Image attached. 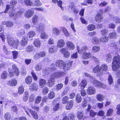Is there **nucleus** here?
Wrapping results in <instances>:
<instances>
[{
    "label": "nucleus",
    "mask_w": 120,
    "mask_h": 120,
    "mask_svg": "<svg viewBox=\"0 0 120 120\" xmlns=\"http://www.w3.org/2000/svg\"><path fill=\"white\" fill-rule=\"evenodd\" d=\"M113 70L114 71H116L120 67V58L118 56L114 57L112 63Z\"/></svg>",
    "instance_id": "nucleus-1"
},
{
    "label": "nucleus",
    "mask_w": 120,
    "mask_h": 120,
    "mask_svg": "<svg viewBox=\"0 0 120 120\" xmlns=\"http://www.w3.org/2000/svg\"><path fill=\"white\" fill-rule=\"evenodd\" d=\"M7 40L10 46L13 47V48L15 49L18 48L19 43V41L18 40L14 41L13 38L9 37L8 38Z\"/></svg>",
    "instance_id": "nucleus-2"
},
{
    "label": "nucleus",
    "mask_w": 120,
    "mask_h": 120,
    "mask_svg": "<svg viewBox=\"0 0 120 120\" xmlns=\"http://www.w3.org/2000/svg\"><path fill=\"white\" fill-rule=\"evenodd\" d=\"M12 11L9 12V15L10 17L13 16V18L15 19L20 17L23 13V11L21 10L15 13H14V10Z\"/></svg>",
    "instance_id": "nucleus-3"
},
{
    "label": "nucleus",
    "mask_w": 120,
    "mask_h": 120,
    "mask_svg": "<svg viewBox=\"0 0 120 120\" xmlns=\"http://www.w3.org/2000/svg\"><path fill=\"white\" fill-rule=\"evenodd\" d=\"M103 13V11L101 9H100L99 11H98V14L95 18V19L96 21L101 22L103 20V17L101 14Z\"/></svg>",
    "instance_id": "nucleus-4"
},
{
    "label": "nucleus",
    "mask_w": 120,
    "mask_h": 120,
    "mask_svg": "<svg viewBox=\"0 0 120 120\" xmlns=\"http://www.w3.org/2000/svg\"><path fill=\"white\" fill-rule=\"evenodd\" d=\"M92 83L96 87H101L104 89L106 88V86L105 85L97 80H94L92 82Z\"/></svg>",
    "instance_id": "nucleus-5"
},
{
    "label": "nucleus",
    "mask_w": 120,
    "mask_h": 120,
    "mask_svg": "<svg viewBox=\"0 0 120 120\" xmlns=\"http://www.w3.org/2000/svg\"><path fill=\"white\" fill-rule=\"evenodd\" d=\"M34 13V11L33 9H29L25 12L24 16L27 18H30L31 17Z\"/></svg>",
    "instance_id": "nucleus-6"
},
{
    "label": "nucleus",
    "mask_w": 120,
    "mask_h": 120,
    "mask_svg": "<svg viewBox=\"0 0 120 120\" xmlns=\"http://www.w3.org/2000/svg\"><path fill=\"white\" fill-rule=\"evenodd\" d=\"M109 18L110 19L116 23H120V18L118 17L115 16L113 15L110 14Z\"/></svg>",
    "instance_id": "nucleus-7"
},
{
    "label": "nucleus",
    "mask_w": 120,
    "mask_h": 120,
    "mask_svg": "<svg viewBox=\"0 0 120 120\" xmlns=\"http://www.w3.org/2000/svg\"><path fill=\"white\" fill-rule=\"evenodd\" d=\"M65 73L63 71L56 72L53 73V79L54 78H59L65 75Z\"/></svg>",
    "instance_id": "nucleus-8"
},
{
    "label": "nucleus",
    "mask_w": 120,
    "mask_h": 120,
    "mask_svg": "<svg viewBox=\"0 0 120 120\" xmlns=\"http://www.w3.org/2000/svg\"><path fill=\"white\" fill-rule=\"evenodd\" d=\"M60 52L64 55V57L65 58H67L70 56V53L66 49L64 48L61 49L60 50Z\"/></svg>",
    "instance_id": "nucleus-9"
},
{
    "label": "nucleus",
    "mask_w": 120,
    "mask_h": 120,
    "mask_svg": "<svg viewBox=\"0 0 120 120\" xmlns=\"http://www.w3.org/2000/svg\"><path fill=\"white\" fill-rule=\"evenodd\" d=\"M96 90L92 86H89L87 90V93L89 94H95Z\"/></svg>",
    "instance_id": "nucleus-10"
},
{
    "label": "nucleus",
    "mask_w": 120,
    "mask_h": 120,
    "mask_svg": "<svg viewBox=\"0 0 120 120\" xmlns=\"http://www.w3.org/2000/svg\"><path fill=\"white\" fill-rule=\"evenodd\" d=\"M72 63L71 62H68L67 64H66L65 63H64L63 67L62 68L63 70L65 71H66L69 70L72 65Z\"/></svg>",
    "instance_id": "nucleus-11"
},
{
    "label": "nucleus",
    "mask_w": 120,
    "mask_h": 120,
    "mask_svg": "<svg viewBox=\"0 0 120 120\" xmlns=\"http://www.w3.org/2000/svg\"><path fill=\"white\" fill-rule=\"evenodd\" d=\"M64 63V62L63 60H58L56 62V65L60 69H62Z\"/></svg>",
    "instance_id": "nucleus-12"
},
{
    "label": "nucleus",
    "mask_w": 120,
    "mask_h": 120,
    "mask_svg": "<svg viewBox=\"0 0 120 120\" xmlns=\"http://www.w3.org/2000/svg\"><path fill=\"white\" fill-rule=\"evenodd\" d=\"M77 49L78 53H82L83 52L86 51L88 49V48L86 46H83L81 48L77 46Z\"/></svg>",
    "instance_id": "nucleus-13"
},
{
    "label": "nucleus",
    "mask_w": 120,
    "mask_h": 120,
    "mask_svg": "<svg viewBox=\"0 0 120 120\" xmlns=\"http://www.w3.org/2000/svg\"><path fill=\"white\" fill-rule=\"evenodd\" d=\"M17 83V81L16 80L12 79L8 81L7 84L9 86H14L16 85Z\"/></svg>",
    "instance_id": "nucleus-14"
},
{
    "label": "nucleus",
    "mask_w": 120,
    "mask_h": 120,
    "mask_svg": "<svg viewBox=\"0 0 120 120\" xmlns=\"http://www.w3.org/2000/svg\"><path fill=\"white\" fill-rule=\"evenodd\" d=\"M39 20V18L38 16L34 15L32 17V22L33 24L35 25L38 23Z\"/></svg>",
    "instance_id": "nucleus-15"
},
{
    "label": "nucleus",
    "mask_w": 120,
    "mask_h": 120,
    "mask_svg": "<svg viewBox=\"0 0 120 120\" xmlns=\"http://www.w3.org/2000/svg\"><path fill=\"white\" fill-rule=\"evenodd\" d=\"M30 87L29 89L31 91H36L38 89V85L35 83L32 84L30 86Z\"/></svg>",
    "instance_id": "nucleus-16"
},
{
    "label": "nucleus",
    "mask_w": 120,
    "mask_h": 120,
    "mask_svg": "<svg viewBox=\"0 0 120 120\" xmlns=\"http://www.w3.org/2000/svg\"><path fill=\"white\" fill-rule=\"evenodd\" d=\"M66 44L68 48L70 49L73 50L75 49L74 45L71 42L68 41L66 43Z\"/></svg>",
    "instance_id": "nucleus-17"
},
{
    "label": "nucleus",
    "mask_w": 120,
    "mask_h": 120,
    "mask_svg": "<svg viewBox=\"0 0 120 120\" xmlns=\"http://www.w3.org/2000/svg\"><path fill=\"white\" fill-rule=\"evenodd\" d=\"M57 44V46L58 48H61L64 45L65 42L63 39H61L58 41Z\"/></svg>",
    "instance_id": "nucleus-18"
},
{
    "label": "nucleus",
    "mask_w": 120,
    "mask_h": 120,
    "mask_svg": "<svg viewBox=\"0 0 120 120\" xmlns=\"http://www.w3.org/2000/svg\"><path fill=\"white\" fill-rule=\"evenodd\" d=\"M87 84V82L85 79H83L79 84V86L82 89L85 88Z\"/></svg>",
    "instance_id": "nucleus-19"
},
{
    "label": "nucleus",
    "mask_w": 120,
    "mask_h": 120,
    "mask_svg": "<svg viewBox=\"0 0 120 120\" xmlns=\"http://www.w3.org/2000/svg\"><path fill=\"white\" fill-rule=\"evenodd\" d=\"M34 46L37 48H40L41 45V41L38 39L35 40L34 42Z\"/></svg>",
    "instance_id": "nucleus-20"
},
{
    "label": "nucleus",
    "mask_w": 120,
    "mask_h": 120,
    "mask_svg": "<svg viewBox=\"0 0 120 120\" xmlns=\"http://www.w3.org/2000/svg\"><path fill=\"white\" fill-rule=\"evenodd\" d=\"M93 71L94 72L97 73L98 72H100L102 74L103 72H101L100 69V67L98 65H97L93 69Z\"/></svg>",
    "instance_id": "nucleus-21"
},
{
    "label": "nucleus",
    "mask_w": 120,
    "mask_h": 120,
    "mask_svg": "<svg viewBox=\"0 0 120 120\" xmlns=\"http://www.w3.org/2000/svg\"><path fill=\"white\" fill-rule=\"evenodd\" d=\"M29 111L34 118L36 119H38V116L36 111L31 110H30Z\"/></svg>",
    "instance_id": "nucleus-22"
},
{
    "label": "nucleus",
    "mask_w": 120,
    "mask_h": 120,
    "mask_svg": "<svg viewBox=\"0 0 120 120\" xmlns=\"http://www.w3.org/2000/svg\"><path fill=\"white\" fill-rule=\"evenodd\" d=\"M36 28L37 30L40 31H44L45 29V27L44 25H38L36 26Z\"/></svg>",
    "instance_id": "nucleus-23"
},
{
    "label": "nucleus",
    "mask_w": 120,
    "mask_h": 120,
    "mask_svg": "<svg viewBox=\"0 0 120 120\" xmlns=\"http://www.w3.org/2000/svg\"><path fill=\"white\" fill-rule=\"evenodd\" d=\"M34 49V47L32 45L27 46L26 48V51L28 52H30L33 51Z\"/></svg>",
    "instance_id": "nucleus-24"
},
{
    "label": "nucleus",
    "mask_w": 120,
    "mask_h": 120,
    "mask_svg": "<svg viewBox=\"0 0 120 120\" xmlns=\"http://www.w3.org/2000/svg\"><path fill=\"white\" fill-rule=\"evenodd\" d=\"M109 37L110 38L116 39L117 37V33L114 32H112L109 34Z\"/></svg>",
    "instance_id": "nucleus-25"
},
{
    "label": "nucleus",
    "mask_w": 120,
    "mask_h": 120,
    "mask_svg": "<svg viewBox=\"0 0 120 120\" xmlns=\"http://www.w3.org/2000/svg\"><path fill=\"white\" fill-rule=\"evenodd\" d=\"M91 54L90 52L83 53L82 55V57L84 59H87L91 56Z\"/></svg>",
    "instance_id": "nucleus-26"
},
{
    "label": "nucleus",
    "mask_w": 120,
    "mask_h": 120,
    "mask_svg": "<svg viewBox=\"0 0 120 120\" xmlns=\"http://www.w3.org/2000/svg\"><path fill=\"white\" fill-rule=\"evenodd\" d=\"M28 41V39L27 38H24L22 39V40L20 42V44L22 46H24L26 45Z\"/></svg>",
    "instance_id": "nucleus-27"
},
{
    "label": "nucleus",
    "mask_w": 120,
    "mask_h": 120,
    "mask_svg": "<svg viewBox=\"0 0 120 120\" xmlns=\"http://www.w3.org/2000/svg\"><path fill=\"white\" fill-rule=\"evenodd\" d=\"M25 82L27 84L29 85L31 83L32 77L30 76L26 77L25 79Z\"/></svg>",
    "instance_id": "nucleus-28"
},
{
    "label": "nucleus",
    "mask_w": 120,
    "mask_h": 120,
    "mask_svg": "<svg viewBox=\"0 0 120 120\" xmlns=\"http://www.w3.org/2000/svg\"><path fill=\"white\" fill-rule=\"evenodd\" d=\"M73 101L72 100L70 101L67 104L66 107V108L67 109L70 110L73 106Z\"/></svg>",
    "instance_id": "nucleus-29"
},
{
    "label": "nucleus",
    "mask_w": 120,
    "mask_h": 120,
    "mask_svg": "<svg viewBox=\"0 0 120 120\" xmlns=\"http://www.w3.org/2000/svg\"><path fill=\"white\" fill-rule=\"evenodd\" d=\"M35 32L33 31H31L29 32L27 34V38H32L35 35Z\"/></svg>",
    "instance_id": "nucleus-30"
},
{
    "label": "nucleus",
    "mask_w": 120,
    "mask_h": 120,
    "mask_svg": "<svg viewBox=\"0 0 120 120\" xmlns=\"http://www.w3.org/2000/svg\"><path fill=\"white\" fill-rule=\"evenodd\" d=\"M29 93L27 91H25L24 93V94L23 96V100L24 101H26L29 97Z\"/></svg>",
    "instance_id": "nucleus-31"
},
{
    "label": "nucleus",
    "mask_w": 120,
    "mask_h": 120,
    "mask_svg": "<svg viewBox=\"0 0 120 120\" xmlns=\"http://www.w3.org/2000/svg\"><path fill=\"white\" fill-rule=\"evenodd\" d=\"M40 38L41 39H47L48 38V35L45 32H42L41 34Z\"/></svg>",
    "instance_id": "nucleus-32"
},
{
    "label": "nucleus",
    "mask_w": 120,
    "mask_h": 120,
    "mask_svg": "<svg viewBox=\"0 0 120 120\" xmlns=\"http://www.w3.org/2000/svg\"><path fill=\"white\" fill-rule=\"evenodd\" d=\"M100 69L101 72H104V71H106L107 69V67L106 64H104L101 65Z\"/></svg>",
    "instance_id": "nucleus-33"
},
{
    "label": "nucleus",
    "mask_w": 120,
    "mask_h": 120,
    "mask_svg": "<svg viewBox=\"0 0 120 120\" xmlns=\"http://www.w3.org/2000/svg\"><path fill=\"white\" fill-rule=\"evenodd\" d=\"M81 97L79 94H77L75 97V100L76 102L78 103H80L82 101Z\"/></svg>",
    "instance_id": "nucleus-34"
},
{
    "label": "nucleus",
    "mask_w": 120,
    "mask_h": 120,
    "mask_svg": "<svg viewBox=\"0 0 120 120\" xmlns=\"http://www.w3.org/2000/svg\"><path fill=\"white\" fill-rule=\"evenodd\" d=\"M95 26L93 24H90L87 26V30L90 31L94 30L95 29Z\"/></svg>",
    "instance_id": "nucleus-35"
},
{
    "label": "nucleus",
    "mask_w": 120,
    "mask_h": 120,
    "mask_svg": "<svg viewBox=\"0 0 120 120\" xmlns=\"http://www.w3.org/2000/svg\"><path fill=\"white\" fill-rule=\"evenodd\" d=\"M42 3L39 0H34L33 3V5L36 6H38L42 4Z\"/></svg>",
    "instance_id": "nucleus-36"
},
{
    "label": "nucleus",
    "mask_w": 120,
    "mask_h": 120,
    "mask_svg": "<svg viewBox=\"0 0 120 120\" xmlns=\"http://www.w3.org/2000/svg\"><path fill=\"white\" fill-rule=\"evenodd\" d=\"M69 99V98L66 96H64L62 99V103L63 104L67 103L68 102Z\"/></svg>",
    "instance_id": "nucleus-37"
},
{
    "label": "nucleus",
    "mask_w": 120,
    "mask_h": 120,
    "mask_svg": "<svg viewBox=\"0 0 120 120\" xmlns=\"http://www.w3.org/2000/svg\"><path fill=\"white\" fill-rule=\"evenodd\" d=\"M83 113L79 111H78L77 113V118L79 120L81 119L83 117Z\"/></svg>",
    "instance_id": "nucleus-38"
},
{
    "label": "nucleus",
    "mask_w": 120,
    "mask_h": 120,
    "mask_svg": "<svg viewBox=\"0 0 120 120\" xmlns=\"http://www.w3.org/2000/svg\"><path fill=\"white\" fill-rule=\"evenodd\" d=\"M40 85L42 87L46 84V81L43 79H41L39 81Z\"/></svg>",
    "instance_id": "nucleus-39"
},
{
    "label": "nucleus",
    "mask_w": 120,
    "mask_h": 120,
    "mask_svg": "<svg viewBox=\"0 0 120 120\" xmlns=\"http://www.w3.org/2000/svg\"><path fill=\"white\" fill-rule=\"evenodd\" d=\"M97 98L98 100L99 101H102L104 98L103 96L100 94H98L97 95Z\"/></svg>",
    "instance_id": "nucleus-40"
},
{
    "label": "nucleus",
    "mask_w": 120,
    "mask_h": 120,
    "mask_svg": "<svg viewBox=\"0 0 120 120\" xmlns=\"http://www.w3.org/2000/svg\"><path fill=\"white\" fill-rule=\"evenodd\" d=\"M52 76L51 75L50 78L48 80V85L49 87H52Z\"/></svg>",
    "instance_id": "nucleus-41"
},
{
    "label": "nucleus",
    "mask_w": 120,
    "mask_h": 120,
    "mask_svg": "<svg viewBox=\"0 0 120 120\" xmlns=\"http://www.w3.org/2000/svg\"><path fill=\"white\" fill-rule=\"evenodd\" d=\"M92 42L94 44H97L99 43V40L96 37H94L93 38Z\"/></svg>",
    "instance_id": "nucleus-42"
},
{
    "label": "nucleus",
    "mask_w": 120,
    "mask_h": 120,
    "mask_svg": "<svg viewBox=\"0 0 120 120\" xmlns=\"http://www.w3.org/2000/svg\"><path fill=\"white\" fill-rule=\"evenodd\" d=\"M100 49L99 47L98 46H96L93 47L92 49V50L94 52H98Z\"/></svg>",
    "instance_id": "nucleus-43"
},
{
    "label": "nucleus",
    "mask_w": 120,
    "mask_h": 120,
    "mask_svg": "<svg viewBox=\"0 0 120 120\" xmlns=\"http://www.w3.org/2000/svg\"><path fill=\"white\" fill-rule=\"evenodd\" d=\"M24 3L26 5L29 6H33V3L30 0H25Z\"/></svg>",
    "instance_id": "nucleus-44"
},
{
    "label": "nucleus",
    "mask_w": 120,
    "mask_h": 120,
    "mask_svg": "<svg viewBox=\"0 0 120 120\" xmlns=\"http://www.w3.org/2000/svg\"><path fill=\"white\" fill-rule=\"evenodd\" d=\"M14 25L13 22L10 21H7L6 22V25L8 27H11Z\"/></svg>",
    "instance_id": "nucleus-45"
},
{
    "label": "nucleus",
    "mask_w": 120,
    "mask_h": 120,
    "mask_svg": "<svg viewBox=\"0 0 120 120\" xmlns=\"http://www.w3.org/2000/svg\"><path fill=\"white\" fill-rule=\"evenodd\" d=\"M108 30L107 29H102L101 32V33L102 35L105 36L108 34Z\"/></svg>",
    "instance_id": "nucleus-46"
},
{
    "label": "nucleus",
    "mask_w": 120,
    "mask_h": 120,
    "mask_svg": "<svg viewBox=\"0 0 120 120\" xmlns=\"http://www.w3.org/2000/svg\"><path fill=\"white\" fill-rule=\"evenodd\" d=\"M8 76V73L5 71H4L1 75V78L5 79L7 78Z\"/></svg>",
    "instance_id": "nucleus-47"
},
{
    "label": "nucleus",
    "mask_w": 120,
    "mask_h": 120,
    "mask_svg": "<svg viewBox=\"0 0 120 120\" xmlns=\"http://www.w3.org/2000/svg\"><path fill=\"white\" fill-rule=\"evenodd\" d=\"M68 10L70 12L73 11V10L75 7L74 6V5L72 4H71L69 5Z\"/></svg>",
    "instance_id": "nucleus-48"
},
{
    "label": "nucleus",
    "mask_w": 120,
    "mask_h": 120,
    "mask_svg": "<svg viewBox=\"0 0 120 120\" xmlns=\"http://www.w3.org/2000/svg\"><path fill=\"white\" fill-rule=\"evenodd\" d=\"M24 90L23 87L22 86H20L18 89V93L19 94H21L23 92Z\"/></svg>",
    "instance_id": "nucleus-49"
},
{
    "label": "nucleus",
    "mask_w": 120,
    "mask_h": 120,
    "mask_svg": "<svg viewBox=\"0 0 120 120\" xmlns=\"http://www.w3.org/2000/svg\"><path fill=\"white\" fill-rule=\"evenodd\" d=\"M101 41L103 42H105L108 40V38L107 37H105L101 38L100 39Z\"/></svg>",
    "instance_id": "nucleus-50"
},
{
    "label": "nucleus",
    "mask_w": 120,
    "mask_h": 120,
    "mask_svg": "<svg viewBox=\"0 0 120 120\" xmlns=\"http://www.w3.org/2000/svg\"><path fill=\"white\" fill-rule=\"evenodd\" d=\"M53 33L56 34H59L60 33V30L58 28H54L53 29Z\"/></svg>",
    "instance_id": "nucleus-51"
},
{
    "label": "nucleus",
    "mask_w": 120,
    "mask_h": 120,
    "mask_svg": "<svg viewBox=\"0 0 120 120\" xmlns=\"http://www.w3.org/2000/svg\"><path fill=\"white\" fill-rule=\"evenodd\" d=\"M17 2L15 0H12L10 2V4L12 7L11 9H12V11L14 10L13 7L15 6V5L17 3Z\"/></svg>",
    "instance_id": "nucleus-52"
},
{
    "label": "nucleus",
    "mask_w": 120,
    "mask_h": 120,
    "mask_svg": "<svg viewBox=\"0 0 120 120\" xmlns=\"http://www.w3.org/2000/svg\"><path fill=\"white\" fill-rule=\"evenodd\" d=\"M111 56L110 55H107L106 56V61L108 63L110 62L111 60Z\"/></svg>",
    "instance_id": "nucleus-53"
},
{
    "label": "nucleus",
    "mask_w": 120,
    "mask_h": 120,
    "mask_svg": "<svg viewBox=\"0 0 120 120\" xmlns=\"http://www.w3.org/2000/svg\"><path fill=\"white\" fill-rule=\"evenodd\" d=\"M4 117L6 120H10L11 117V115L9 113H6Z\"/></svg>",
    "instance_id": "nucleus-54"
},
{
    "label": "nucleus",
    "mask_w": 120,
    "mask_h": 120,
    "mask_svg": "<svg viewBox=\"0 0 120 120\" xmlns=\"http://www.w3.org/2000/svg\"><path fill=\"white\" fill-rule=\"evenodd\" d=\"M113 110L111 109H108L107 113V116H109L112 115L113 113Z\"/></svg>",
    "instance_id": "nucleus-55"
},
{
    "label": "nucleus",
    "mask_w": 120,
    "mask_h": 120,
    "mask_svg": "<svg viewBox=\"0 0 120 120\" xmlns=\"http://www.w3.org/2000/svg\"><path fill=\"white\" fill-rule=\"evenodd\" d=\"M35 95L32 94L29 97V101L30 102H32L33 101L35 98Z\"/></svg>",
    "instance_id": "nucleus-56"
},
{
    "label": "nucleus",
    "mask_w": 120,
    "mask_h": 120,
    "mask_svg": "<svg viewBox=\"0 0 120 120\" xmlns=\"http://www.w3.org/2000/svg\"><path fill=\"white\" fill-rule=\"evenodd\" d=\"M13 57L14 59H16L18 57V53L17 51H13L12 52Z\"/></svg>",
    "instance_id": "nucleus-57"
},
{
    "label": "nucleus",
    "mask_w": 120,
    "mask_h": 120,
    "mask_svg": "<svg viewBox=\"0 0 120 120\" xmlns=\"http://www.w3.org/2000/svg\"><path fill=\"white\" fill-rule=\"evenodd\" d=\"M41 99V97L38 96L37 98L35 101V104H37L39 103Z\"/></svg>",
    "instance_id": "nucleus-58"
},
{
    "label": "nucleus",
    "mask_w": 120,
    "mask_h": 120,
    "mask_svg": "<svg viewBox=\"0 0 120 120\" xmlns=\"http://www.w3.org/2000/svg\"><path fill=\"white\" fill-rule=\"evenodd\" d=\"M69 117L71 120H74L75 117V114L73 113H70L69 115Z\"/></svg>",
    "instance_id": "nucleus-59"
},
{
    "label": "nucleus",
    "mask_w": 120,
    "mask_h": 120,
    "mask_svg": "<svg viewBox=\"0 0 120 120\" xmlns=\"http://www.w3.org/2000/svg\"><path fill=\"white\" fill-rule=\"evenodd\" d=\"M87 101L85 99L82 101V107H85L87 105Z\"/></svg>",
    "instance_id": "nucleus-60"
},
{
    "label": "nucleus",
    "mask_w": 120,
    "mask_h": 120,
    "mask_svg": "<svg viewBox=\"0 0 120 120\" xmlns=\"http://www.w3.org/2000/svg\"><path fill=\"white\" fill-rule=\"evenodd\" d=\"M108 80L109 84H111L113 82L112 77L110 75H109L108 76Z\"/></svg>",
    "instance_id": "nucleus-61"
},
{
    "label": "nucleus",
    "mask_w": 120,
    "mask_h": 120,
    "mask_svg": "<svg viewBox=\"0 0 120 120\" xmlns=\"http://www.w3.org/2000/svg\"><path fill=\"white\" fill-rule=\"evenodd\" d=\"M25 33V31L24 30L22 29L19 31L17 32V35L20 36L22 35Z\"/></svg>",
    "instance_id": "nucleus-62"
},
{
    "label": "nucleus",
    "mask_w": 120,
    "mask_h": 120,
    "mask_svg": "<svg viewBox=\"0 0 120 120\" xmlns=\"http://www.w3.org/2000/svg\"><path fill=\"white\" fill-rule=\"evenodd\" d=\"M62 4V2L61 0H59L57 1V5L58 6L61 8L62 11H63L64 10V9L62 8V6L61 5Z\"/></svg>",
    "instance_id": "nucleus-63"
},
{
    "label": "nucleus",
    "mask_w": 120,
    "mask_h": 120,
    "mask_svg": "<svg viewBox=\"0 0 120 120\" xmlns=\"http://www.w3.org/2000/svg\"><path fill=\"white\" fill-rule=\"evenodd\" d=\"M59 104L58 103L56 104L55 105L53 108V110L54 111L58 110L59 109Z\"/></svg>",
    "instance_id": "nucleus-64"
}]
</instances>
